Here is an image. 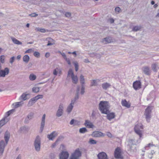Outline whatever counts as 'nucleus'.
<instances>
[{"label":"nucleus","instance_id":"nucleus-1","mask_svg":"<svg viewBox=\"0 0 159 159\" xmlns=\"http://www.w3.org/2000/svg\"><path fill=\"white\" fill-rule=\"evenodd\" d=\"M99 109L102 114H107L109 112L110 106L108 102L101 101L99 104Z\"/></svg>","mask_w":159,"mask_h":159},{"label":"nucleus","instance_id":"nucleus-2","mask_svg":"<svg viewBox=\"0 0 159 159\" xmlns=\"http://www.w3.org/2000/svg\"><path fill=\"white\" fill-rule=\"evenodd\" d=\"M152 108L151 107L148 106L145 111L144 115L145 116L146 121L149 122L151 117V114Z\"/></svg>","mask_w":159,"mask_h":159},{"label":"nucleus","instance_id":"nucleus-3","mask_svg":"<svg viewBox=\"0 0 159 159\" xmlns=\"http://www.w3.org/2000/svg\"><path fill=\"white\" fill-rule=\"evenodd\" d=\"M81 155V152L79 148H78L73 153L71 154L69 159H79Z\"/></svg>","mask_w":159,"mask_h":159},{"label":"nucleus","instance_id":"nucleus-4","mask_svg":"<svg viewBox=\"0 0 159 159\" xmlns=\"http://www.w3.org/2000/svg\"><path fill=\"white\" fill-rule=\"evenodd\" d=\"M41 145V140L39 136H37L35 140L34 146L36 150L37 151H40Z\"/></svg>","mask_w":159,"mask_h":159},{"label":"nucleus","instance_id":"nucleus-5","mask_svg":"<svg viewBox=\"0 0 159 159\" xmlns=\"http://www.w3.org/2000/svg\"><path fill=\"white\" fill-rule=\"evenodd\" d=\"M115 157L117 159H123V157L121 155V151L120 148L118 147L115 149L114 152Z\"/></svg>","mask_w":159,"mask_h":159},{"label":"nucleus","instance_id":"nucleus-6","mask_svg":"<svg viewBox=\"0 0 159 159\" xmlns=\"http://www.w3.org/2000/svg\"><path fill=\"white\" fill-rule=\"evenodd\" d=\"M63 105L62 104H60L59 106L58 109L57 110L56 116L58 117H59L61 116L63 113Z\"/></svg>","mask_w":159,"mask_h":159},{"label":"nucleus","instance_id":"nucleus-7","mask_svg":"<svg viewBox=\"0 0 159 159\" xmlns=\"http://www.w3.org/2000/svg\"><path fill=\"white\" fill-rule=\"evenodd\" d=\"M69 155L67 151H62L59 155V159H67Z\"/></svg>","mask_w":159,"mask_h":159},{"label":"nucleus","instance_id":"nucleus-8","mask_svg":"<svg viewBox=\"0 0 159 159\" xmlns=\"http://www.w3.org/2000/svg\"><path fill=\"white\" fill-rule=\"evenodd\" d=\"M9 71V70L8 68L6 67L4 70H0V77H5L7 75Z\"/></svg>","mask_w":159,"mask_h":159},{"label":"nucleus","instance_id":"nucleus-9","mask_svg":"<svg viewBox=\"0 0 159 159\" xmlns=\"http://www.w3.org/2000/svg\"><path fill=\"white\" fill-rule=\"evenodd\" d=\"M91 135L93 137L97 138L103 137L104 136L105 134L101 132L94 131L92 133Z\"/></svg>","mask_w":159,"mask_h":159},{"label":"nucleus","instance_id":"nucleus-10","mask_svg":"<svg viewBox=\"0 0 159 159\" xmlns=\"http://www.w3.org/2000/svg\"><path fill=\"white\" fill-rule=\"evenodd\" d=\"M141 83L140 81L136 80L133 84V87L135 90H137L141 88Z\"/></svg>","mask_w":159,"mask_h":159},{"label":"nucleus","instance_id":"nucleus-11","mask_svg":"<svg viewBox=\"0 0 159 159\" xmlns=\"http://www.w3.org/2000/svg\"><path fill=\"white\" fill-rule=\"evenodd\" d=\"M7 145L6 143H5L4 140H2L0 142V154L2 155L4 150L5 147Z\"/></svg>","mask_w":159,"mask_h":159},{"label":"nucleus","instance_id":"nucleus-12","mask_svg":"<svg viewBox=\"0 0 159 159\" xmlns=\"http://www.w3.org/2000/svg\"><path fill=\"white\" fill-rule=\"evenodd\" d=\"M45 116L46 115L44 114L43 115L41 123V126L40 127V132L42 133L44 127L45 125Z\"/></svg>","mask_w":159,"mask_h":159},{"label":"nucleus","instance_id":"nucleus-13","mask_svg":"<svg viewBox=\"0 0 159 159\" xmlns=\"http://www.w3.org/2000/svg\"><path fill=\"white\" fill-rule=\"evenodd\" d=\"M97 157L98 159H108L107 154L104 152L99 153L97 155Z\"/></svg>","mask_w":159,"mask_h":159},{"label":"nucleus","instance_id":"nucleus-14","mask_svg":"<svg viewBox=\"0 0 159 159\" xmlns=\"http://www.w3.org/2000/svg\"><path fill=\"white\" fill-rule=\"evenodd\" d=\"M34 113L31 112L29 113L25 118L24 123L26 124L28 123L29 122V120L32 119L34 117Z\"/></svg>","mask_w":159,"mask_h":159},{"label":"nucleus","instance_id":"nucleus-15","mask_svg":"<svg viewBox=\"0 0 159 159\" xmlns=\"http://www.w3.org/2000/svg\"><path fill=\"white\" fill-rule=\"evenodd\" d=\"M57 135V133L55 131H54L50 134H48L47 135V138L50 140H53V139Z\"/></svg>","mask_w":159,"mask_h":159},{"label":"nucleus","instance_id":"nucleus-16","mask_svg":"<svg viewBox=\"0 0 159 159\" xmlns=\"http://www.w3.org/2000/svg\"><path fill=\"white\" fill-rule=\"evenodd\" d=\"M142 70L144 73L147 75H149L150 74V70L149 67L147 66L143 67Z\"/></svg>","mask_w":159,"mask_h":159},{"label":"nucleus","instance_id":"nucleus-17","mask_svg":"<svg viewBox=\"0 0 159 159\" xmlns=\"http://www.w3.org/2000/svg\"><path fill=\"white\" fill-rule=\"evenodd\" d=\"M105 114L107 115V119L110 120L114 118L115 117V113L114 112L110 113L109 110L107 114Z\"/></svg>","mask_w":159,"mask_h":159},{"label":"nucleus","instance_id":"nucleus-18","mask_svg":"<svg viewBox=\"0 0 159 159\" xmlns=\"http://www.w3.org/2000/svg\"><path fill=\"white\" fill-rule=\"evenodd\" d=\"M84 125L87 127L89 128H93L94 127L93 124L88 120H85Z\"/></svg>","mask_w":159,"mask_h":159},{"label":"nucleus","instance_id":"nucleus-19","mask_svg":"<svg viewBox=\"0 0 159 159\" xmlns=\"http://www.w3.org/2000/svg\"><path fill=\"white\" fill-rule=\"evenodd\" d=\"M139 125H136L134 128V130L135 132L139 136L140 138H141L142 135L141 130L139 128Z\"/></svg>","mask_w":159,"mask_h":159},{"label":"nucleus","instance_id":"nucleus-20","mask_svg":"<svg viewBox=\"0 0 159 159\" xmlns=\"http://www.w3.org/2000/svg\"><path fill=\"white\" fill-rule=\"evenodd\" d=\"M10 138V134L9 132L7 131H6L5 134L4 136V138L5 140L6 144L8 143V141L9 139Z\"/></svg>","mask_w":159,"mask_h":159},{"label":"nucleus","instance_id":"nucleus-21","mask_svg":"<svg viewBox=\"0 0 159 159\" xmlns=\"http://www.w3.org/2000/svg\"><path fill=\"white\" fill-rule=\"evenodd\" d=\"M134 140H133V139H130L129 141V144L127 146H129V149L130 150H133V151H134V149L135 148V147H134V148L132 146V145H134Z\"/></svg>","mask_w":159,"mask_h":159},{"label":"nucleus","instance_id":"nucleus-22","mask_svg":"<svg viewBox=\"0 0 159 159\" xmlns=\"http://www.w3.org/2000/svg\"><path fill=\"white\" fill-rule=\"evenodd\" d=\"M142 28L141 25H136L133 27L132 29V31L134 32H137L139 31H140Z\"/></svg>","mask_w":159,"mask_h":159},{"label":"nucleus","instance_id":"nucleus-23","mask_svg":"<svg viewBox=\"0 0 159 159\" xmlns=\"http://www.w3.org/2000/svg\"><path fill=\"white\" fill-rule=\"evenodd\" d=\"M121 104L123 106L129 108L130 107V104L128 103L125 99L122 100Z\"/></svg>","mask_w":159,"mask_h":159},{"label":"nucleus","instance_id":"nucleus-24","mask_svg":"<svg viewBox=\"0 0 159 159\" xmlns=\"http://www.w3.org/2000/svg\"><path fill=\"white\" fill-rule=\"evenodd\" d=\"M6 118L7 117H5L0 120V128L7 122L8 120L7 119H6Z\"/></svg>","mask_w":159,"mask_h":159},{"label":"nucleus","instance_id":"nucleus-25","mask_svg":"<svg viewBox=\"0 0 159 159\" xmlns=\"http://www.w3.org/2000/svg\"><path fill=\"white\" fill-rule=\"evenodd\" d=\"M30 95V94L29 93L26 94L25 93H24L20 96V98L23 100H25L29 98L30 97H29L28 98V96H29Z\"/></svg>","mask_w":159,"mask_h":159},{"label":"nucleus","instance_id":"nucleus-26","mask_svg":"<svg viewBox=\"0 0 159 159\" xmlns=\"http://www.w3.org/2000/svg\"><path fill=\"white\" fill-rule=\"evenodd\" d=\"M71 78L73 83L75 84H77L78 81V78L76 75L75 76L74 74L72 75Z\"/></svg>","mask_w":159,"mask_h":159},{"label":"nucleus","instance_id":"nucleus-27","mask_svg":"<svg viewBox=\"0 0 159 159\" xmlns=\"http://www.w3.org/2000/svg\"><path fill=\"white\" fill-rule=\"evenodd\" d=\"M103 42H105L106 43H110L112 42V39L111 37H108L104 38L103 39Z\"/></svg>","mask_w":159,"mask_h":159},{"label":"nucleus","instance_id":"nucleus-28","mask_svg":"<svg viewBox=\"0 0 159 159\" xmlns=\"http://www.w3.org/2000/svg\"><path fill=\"white\" fill-rule=\"evenodd\" d=\"M11 38L13 43L17 45H21L22 44V42L16 39V38L13 37H11Z\"/></svg>","mask_w":159,"mask_h":159},{"label":"nucleus","instance_id":"nucleus-29","mask_svg":"<svg viewBox=\"0 0 159 159\" xmlns=\"http://www.w3.org/2000/svg\"><path fill=\"white\" fill-rule=\"evenodd\" d=\"M111 84L107 83H106L102 84V88L105 90H106L107 89L111 86Z\"/></svg>","mask_w":159,"mask_h":159},{"label":"nucleus","instance_id":"nucleus-30","mask_svg":"<svg viewBox=\"0 0 159 159\" xmlns=\"http://www.w3.org/2000/svg\"><path fill=\"white\" fill-rule=\"evenodd\" d=\"M30 57L28 55H25L23 58V61L26 63H28L30 60Z\"/></svg>","mask_w":159,"mask_h":159},{"label":"nucleus","instance_id":"nucleus-31","mask_svg":"<svg viewBox=\"0 0 159 159\" xmlns=\"http://www.w3.org/2000/svg\"><path fill=\"white\" fill-rule=\"evenodd\" d=\"M43 96L42 95H38L32 98V99L35 102L39 98H43Z\"/></svg>","mask_w":159,"mask_h":159},{"label":"nucleus","instance_id":"nucleus-32","mask_svg":"<svg viewBox=\"0 0 159 159\" xmlns=\"http://www.w3.org/2000/svg\"><path fill=\"white\" fill-rule=\"evenodd\" d=\"M73 107V105H71V104H70L67 107V112L68 113H70L72 110Z\"/></svg>","mask_w":159,"mask_h":159},{"label":"nucleus","instance_id":"nucleus-33","mask_svg":"<svg viewBox=\"0 0 159 159\" xmlns=\"http://www.w3.org/2000/svg\"><path fill=\"white\" fill-rule=\"evenodd\" d=\"M152 68L154 71L156 72L157 69L158 68V67L157 64L155 63L152 65Z\"/></svg>","mask_w":159,"mask_h":159},{"label":"nucleus","instance_id":"nucleus-34","mask_svg":"<svg viewBox=\"0 0 159 159\" xmlns=\"http://www.w3.org/2000/svg\"><path fill=\"white\" fill-rule=\"evenodd\" d=\"M23 104V101H20L19 102H17L15 103L14 107L15 108H18L21 106Z\"/></svg>","mask_w":159,"mask_h":159},{"label":"nucleus","instance_id":"nucleus-35","mask_svg":"<svg viewBox=\"0 0 159 159\" xmlns=\"http://www.w3.org/2000/svg\"><path fill=\"white\" fill-rule=\"evenodd\" d=\"M79 131L80 133L83 134L87 132L88 130L86 128L83 127L80 129Z\"/></svg>","mask_w":159,"mask_h":159},{"label":"nucleus","instance_id":"nucleus-36","mask_svg":"<svg viewBox=\"0 0 159 159\" xmlns=\"http://www.w3.org/2000/svg\"><path fill=\"white\" fill-rule=\"evenodd\" d=\"M80 81L81 85H83V84L85 83L84 76L82 75H81L80 76Z\"/></svg>","mask_w":159,"mask_h":159},{"label":"nucleus","instance_id":"nucleus-37","mask_svg":"<svg viewBox=\"0 0 159 159\" xmlns=\"http://www.w3.org/2000/svg\"><path fill=\"white\" fill-rule=\"evenodd\" d=\"M35 102H36L33 100L32 98L29 101L27 105L28 107H30L32 106Z\"/></svg>","mask_w":159,"mask_h":159},{"label":"nucleus","instance_id":"nucleus-38","mask_svg":"<svg viewBox=\"0 0 159 159\" xmlns=\"http://www.w3.org/2000/svg\"><path fill=\"white\" fill-rule=\"evenodd\" d=\"M36 78V76L34 74H31L29 76V79L30 80L33 81L35 80Z\"/></svg>","mask_w":159,"mask_h":159},{"label":"nucleus","instance_id":"nucleus-39","mask_svg":"<svg viewBox=\"0 0 159 159\" xmlns=\"http://www.w3.org/2000/svg\"><path fill=\"white\" fill-rule=\"evenodd\" d=\"M89 143L91 144H95L97 143V141L91 138L89 139Z\"/></svg>","mask_w":159,"mask_h":159},{"label":"nucleus","instance_id":"nucleus-40","mask_svg":"<svg viewBox=\"0 0 159 159\" xmlns=\"http://www.w3.org/2000/svg\"><path fill=\"white\" fill-rule=\"evenodd\" d=\"M48 40V44H47V46H49L50 45H52L53 44V43H52L51 41L52 40H53L51 39V38H47L46 39L47 40Z\"/></svg>","mask_w":159,"mask_h":159},{"label":"nucleus","instance_id":"nucleus-41","mask_svg":"<svg viewBox=\"0 0 159 159\" xmlns=\"http://www.w3.org/2000/svg\"><path fill=\"white\" fill-rule=\"evenodd\" d=\"M39 90V87H33L32 89V91L34 93H37Z\"/></svg>","mask_w":159,"mask_h":159},{"label":"nucleus","instance_id":"nucleus-42","mask_svg":"<svg viewBox=\"0 0 159 159\" xmlns=\"http://www.w3.org/2000/svg\"><path fill=\"white\" fill-rule=\"evenodd\" d=\"M15 109H12L7 112H6V114L7 115V116H10L11 114L13 112L15 111Z\"/></svg>","mask_w":159,"mask_h":159},{"label":"nucleus","instance_id":"nucleus-43","mask_svg":"<svg viewBox=\"0 0 159 159\" xmlns=\"http://www.w3.org/2000/svg\"><path fill=\"white\" fill-rule=\"evenodd\" d=\"M84 89L85 88L84 85H82L80 92V93L81 94L83 95L84 93L85 92Z\"/></svg>","mask_w":159,"mask_h":159},{"label":"nucleus","instance_id":"nucleus-44","mask_svg":"<svg viewBox=\"0 0 159 159\" xmlns=\"http://www.w3.org/2000/svg\"><path fill=\"white\" fill-rule=\"evenodd\" d=\"M5 58L4 55H2L0 57V61L2 63H3L5 62Z\"/></svg>","mask_w":159,"mask_h":159},{"label":"nucleus","instance_id":"nucleus-45","mask_svg":"<svg viewBox=\"0 0 159 159\" xmlns=\"http://www.w3.org/2000/svg\"><path fill=\"white\" fill-rule=\"evenodd\" d=\"M74 64L75 68V70L76 71H77L79 69L78 64L76 62H74Z\"/></svg>","mask_w":159,"mask_h":159},{"label":"nucleus","instance_id":"nucleus-46","mask_svg":"<svg viewBox=\"0 0 159 159\" xmlns=\"http://www.w3.org/2000/svg\"><path fill=\"white\" fill-rule=\"evenodd\" d=\"M64 136L62 135H60L58 137L57 139L56 140L57 141H58V142L59 141L62 140L64 139Z\"/></svg>","mask_w":159,"mask_h":159},{"label":"nucleus","instance_id":"nucleus-47","mask_svg":"<svg viewBox=\"0 0 159 159\" xmlns=\"http://www.w3.org/2000/svg\"><path fill=\"white\" fill-rule=\"evenodd\" d=\"M34 55L37 57H39L40 56V54L38 52H35L34 53Z\"/></svg>","mask_w":159,"mask_h":159},{"label":"nucleus","instance_id":"nucleus-48","mask_svg":"<svg viewBox=\"0 0 159 159\" xmlns=\"http://www.w3.org/2000/svg\"><path fill=\"white\" fill-rule=\"evenodd\" d=\"M97 81L95 80H93L91 83V86H95L96 85Z\"/></svg>","mask_w":159,"mask_h":159},{"label":"nucleus","instance_id":"nucleus-49","mask_svg":"<svg viewBox=\"0 0 159 159\" xmlns=\"http://www.w3.org/2000/svg\"><path fill=\"white\" fill-rule=\"evenodd\" d=\"M77 120H75L74 119H72L71 120V121L70 122V124L71 125H72L74 124H75L76 123H77Z\"/></svg>","mask_w":159,"mask_h":159},{"label":"nucleus","instance_id":"nucleus-50","mask_svg":"<svg viewBox=\"0 0 159 159\" xmlns=\"http://www.w3.org/2000/svg\"><path fill=\"white\" fill-rule=\"evenodd\" d=\"M58 70L59 69L57 68H56V69L54 70L53 71V74L54 75H57Z\"/></svg>","mask_w":159,"mask_h":159},{"label":"nucleus","instance_id":"nucleus-51","mask_svg":"<svg viewBox=\"0 0 159 159\" xmlns=\"http://www.w3.org/2000/svg\"><path fill=\"white\" fill-rule=\"evenodd\" d=\"M70 74L71 75V76H72V75L74 74V73L71 69H69L68 73V76L70 75Z\"/></svg>","mask_w":159,"mask_h":159},{"label":"nucleus","instance_id":"nucleus-52","mask_svg":"<svg viewBox=\"0 0 159 159\" xmlns=\"http://www.w3.org/2000/svg\"><path fill=\"white\" fill-rule=\"evenodd\" d=\"M59 53H60V54L62 55V57H63V58L65 59L66 58H67L65 54L64 53H62L61 52H59Z\"/></svg>","mask_w":159,"mask_h":159},{"label":"nucleus","instance_id":"nucleus-53","mask_svg":"<svg viewBox=\"0 0 159 159\" xmlns=\"http://www.w3.org/2000/svg\"><path fill=\"white\" fill-rule=\"evenodd\" d=\"M15 57H11L10 60V62L11 64H12L14 61L15 60Z\"/></svg>","mask_w":159,"mask_h":159},{"label":"nucleus","instance_id":"nucleus-54","mask_svg":"<svg viewBox=\"0 0 159 159\" xmlns=\"http://www.w3.org/2000/svg\"><path fill=\"white\" fill-rule=\"evenodd\" d=\"M29 16L31 17H36L38 16V15L34 13L29 14Z\"/></svg>","mask_w":159,"mask_h":159},{"label":"nucleus","instance_id":"nucleus-55","mask_svg":"<svg viewBox=\"0 0 159 159\" xmlns=\"http://www.w3.org/2000/svg\"><path fill=\"white\" fill-rule=\"evenodd\" d=\"M71 14L69 12H66L65 13V16L66 17H69L71 16Z\"/></svg>","mask_w":159,"mask_h":159},{"label":"nucleus","instance_id":"nucleus-56","mask_svg":"<svg viewBox=\"0 0 159 159\" xmlns=\"http://www.w3.org/2000/svg\"><path fill=\"white\" fill-rule=\"evenodd\" d=\"M80 86H77V90H76V93H78V94H79V92H80Z\"/></svg>","mask_w":159,"mask_h":159},{"label":"nucleus","instance_id":"nucleus-57","mask_svg":"<svg viewBox=\"0 0 159 159\" xmlns=\"http://www.w3.org/2000/svg\"><path fill=\"white\" fill-rule=\"evenodd\" d=\"M26 129V128L25 127H21L19 130L20 133H22L23 130H25Z\"/></svg>","mask_w":159,"mask_h":159},{"label":"nucleus","instance_id":"nucleus-58","mask_svg":"<svg viewBox=\"0 0 159 159\" xmlns=\"http://www.w3.org/2000/svg\"><path fill=\"white\" fill-rule=\"evenodd\" d=\"M38 30L43 33L45 32L46 31L44 29H39Z\"/></svg>","mask_w":159,"mask_h":159},{"label":"nucleus","instance_id":"nucleus-59","mask_svg":"<svg viewBox=\"0 0 159 159\" xmlns=\"http://www.w3.org/2000/svg\"><path fill=\"white\" fill-rule=\"evenodd\" d=\"M79 98V94L75 93V96L74 98L76 100Z\"/></svg>","mask_w":159,"mask_h":159},{"label":"nucleus","instance_id":"nucleus-60","mask_svg":"<svg viewBox=\"0 0 159 159\" xmlns=\"http://www.w3.org/2000/svg\"><path fill=\"white\" fill-rule=\"evenodd\" d=\"M65 60L66 61V62H67L68 64L69 65H71V62L70 61L69 58H66V59H65Z\"/></svg>","mask_w":159,"mask_h":159},{"label":"nucleus","instance_id":"nucleus-61","mask_svg":"<svg viewBox=\"0 0 159 159\" xmlns=\"http://www.w3.org/2000/svg\"><path fill=\"white\" fill-rule=\"evenodd\" d=\"M120 9L119 7H116L115 8V11L116 12H119L120 11Z\"/></svg>","mask_w":159,"mask_h":159},{"label":"nucleus","instance_id":"nucleus-62","mask_svg":"<svg viewBox=\"0 0 159 159\" xmlns=\"http://www.w3.org/2000/svg\"><path fill=\"white\" fill-rule=\"evenodd\" d=\"M76 101V100H75V99H72L71 100V103L70 104H71V105H73L74 104Z\"/></svg>","mask_w":159,"mask_h":159},{"label":"nucleus","instance_id":"nucleus-63","mask_svg":"<svg viewBox=\"0 0 159 159\" xmlns=\"http://www.w3.org/2000/svg\"><path fill=\"white\" fill-rule=\"evenodd\" d=\"M58 142V141H57V140L52 145V147L53 148H54L55 147L57 144V143Z\"/></svg>","mask_w":159,"mask_h":159},{"label":"nucleus","instance_id":"nucleus-64","mask_svg":"<svg viewBox=\"0 0 159 159\" xmlns=\"http://www.w3.org/2000/svg\"><path fill=\"white\" fill-rule=\"evenodd\" d=\"M32 51V49H30L26 50L25 52V53H31Z\"/></svg>","mask_w":159,"mask_h":159}]
</instances>
